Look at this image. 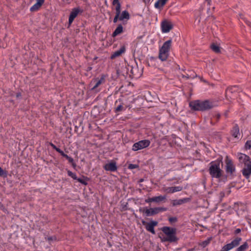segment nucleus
<instances>
[{"label": "nucleus", "instance_id": "f257e3e1", "mask_svg": "<svg viewBox=\"0 0 251 251\" xmlns=\"http://www.w3.org/2000/svg\"><path fill=\"white\" fill-rule=\"evenodd\" d=\"M189 106L191 109L195 111H204L212 108L214 105L209 100H199L191 101Z\"/></svg>", "mask_w": 251, "mask_h": 251}, {"label": "nucleus", "instance_id": "f03ea898", "mask_svg": "<svg viewBox=\"0 0 251 251\" xmlns=\"http://www.w3.org/2000/svg\"><path fill=\"white\" fill-rule=\"evenodd\" d=\"M172 40L170 39L165 42L159 48V58L162 61L167 60L169 55V52L172 46Z\"/></svg>", "mask_w": 251, "mask_h": 251}, {"label": "nucleus", "instance_id": "7ed1b4c3", "mask_svg": "<svg viewBox=\"0 0 251 251\" xmlns=\"http://www.w3.org/2000/svg\"><path fill=\"white\" fill-rule=\"evenodd\" d=\"M161 230L166 235V237L162 239L163 241H169L171 242H175L177 238L176 236V229L168 226H164L161 228Z\"/></svg>", "mask_w": 251, "mask_h": 251}, {"label": "nucleus", "instance_id": "20e7f679", "mask_svg": "<svg viewBox=\"0 0 251 251\" xmlns=\"http://www.w3.org/2000/svg\"><path fill=\"white\" fill-rule=\"evenodd\" d=\"M220 161H213L210 163L209 174L212 177L220 178L222 176Z\"/></svg>", "mask_w": 251, "mask_h": 251}, {"label": "nucleus", "instance_id": "39448f33", "mask_svg": "<svg viewBox=\"0 0 251 251\" xmlns=\"http://www.w3.org/2000/svg\"><path fill=\"white\" fill-rule=\"evenodd\" d=\"M151 142L149 140H143L135 143L132 147L133 151H137L147 148L150 146Z\"/></svg>", "mask_w": 251, "mask_h": 251}, {"label": "nucleus", "instance_id": "423d86ee", "mask_svg": "<svg viewBox=\"0 0 251 251\" xmlns=\"http://www.w3.org/2000/svg\"><path fill=\"white\" fill-rule=\"evenodd\" d=\"M83 10L80 7H76L72 9L69 17V25H71L73 22L74 19L79 14L83 13Z\"/></svg>", "mask_w": 251, "mask_h": 251}, {"label": "nucleus", "instance_id": "0eeeda50", "mask_svg": "<svg viewBox=\"0 0 251 251\" xmlns=\"http://www.w3.org/2000/svg\"><path fill=\"white\" fill-rule=\"evenodd\" d=\"M161 31L163 33H168L173 28L172 23L167 20L162 21L160 24Z\"/></svg>", "mask_w": 251, "mask_h": 251}, {"label": "nucleus", "instance_id": "6e6552de", "mask_svg": "<svg viewBox=\"0 0 251 251\" xmlns=\"http://www.w3.org/2000/svg\"><path fill=\"white\" fill-rule=\"evenodd\" d=\"M166 209H167L164 207L151 208L149 209H146L145 210V213L146 216H151L158 214L160 212L165 211Z\"/></svg>", "mask_w": 251, "mask_h": 251}, {"label": "nucleus", "instance_id": "1a4fd4ad", "mask_svg": "<svg viewBox=\"0 0 251 251\" xmlns=\"http://www.w3.org/2000/svg\"><path fill=\"white\" fill-rule=\"evenodd\" d=\"M112 4L115 5L116 15L114 18L113 22L116 23L118 20H119L121 5L119 2V0H113Z\"/></svg>", "mask_w": 251, "mask_h": 251}, {"label": "nucleus", "instance_id": "9d476101", "mask_svg": "<svg viewBox=\"0 0 251 251\" xmlns=\"http://www.w3.org/2000/svg\"><path fill=\"white\" fill-rule=\"evenodd\" d=\"M237 157L238 159L239 162L241 164H244L246 165L249 163H251V159L249 156L245 154L242 153H238Z\"/></svg>", "mask_w": 251, "mask_h": 251}, {"label": "nucleus", "instance_id": "9b49d317", "mask_svg": "<svg viewBox=\"0 0 251 251\" xmlns=\"http://www.w3.org/2000/svg\"><path fill=\"white\" fill-rule=\"evenodd\" d=\"M142 223L146 226V229L148 231L151 232L152 234H155L154 228L158 224V223L155 221H151L149 223H146L145 221H143Z\"/></svg>", "mask_w": 251, "mask_h": 251}, {"label": "nucleus", "instance_id": "f8f14e48", "mask_svg": "<svg viewBox=\"0 0 251 251\" xmlns=\"http://www.w3.org/2000/svg\"><path fill=\"white\" fill-rule=\"evenodd\" d=\"M103 168L107 171L115 172L117 170L116 163L113 161L106 163L104 166Z\"/></svg>", "mask_w": 251, "mask_h": 251}, {"label": "nucleus", "instance_id": "ddd939ff", "mask_svg": "<svg viewBox=\"0 0 251 251\" xmlns=\"http://www.w3.org/2000/svg\"><path fill=\"white\" fill-rule=\"evenodd\" d=\"M183 189L181 186L169 187L165 188L163 189V191L167 193H174L177 192L181 191Z\"/></svg>", "mask_w": 251, "mask_h": 251}, {"label": "nucleus", "instance_id": "4468645a", "mask_svg": "<svg viewBox=\"0 0 251 251\" xmlns=\"http://www.w3.org/2000/svg\"><path fill=\"white\" fill-rule=\"evenodd\" d=\"M243 175L247 178L250 177L251 175V163H249L246 165L242 170Z\"/></svg>", "mask_w": 251, "mask_h": 251}, {"label": "nucleus", "instance_id": "2eb2a0df", "mask_svg": "<svg viewBox=\"0 0 251 251\" xmlns=\"http://www.w3.org/2000/svg\"><path fill=\"white\" fill-rule=\"evenodd\" d=\"M105 79V76L102 75L100 79L96 78L93 80L91 82V85L94 84V86L92 87V90H95L96 88H97L100 85L104 82Z\"/></svg>", "mask_w": 251, "mask_h": 251}, {"label": "nucleus", "instance_id": "dca6fc26", "mask_svg": "<svg viewBox=\"0 0 251 251\" xmlns=\"http://www.w3.org/2000/svg\"><path fill=\"white\" fill-rule=\"evenodd\" d=\"M126 50L124 46L121 47V48L114 52L111 55V59H113L117 57L120 56L122 53H123Z\"/></svg>", "mask_w": 251, "mask_h": 251}, {"label": "nucleus", "instance_id": "f3484780", "mask_svg": "<svg viewBox=\"0 0 251 251\" xmlns=\"http://www.w3.org/2000/svg\"><path fill=\"white\" fill-rule=\"evenodd\" d=\"M44 0H36V2L30 7V10L32 12L37 11L44 3Z\"/></svg>", "mask_w": 251, "mask_h": 251}, {"label": "nucleus", "instance_id": "a211bd4d", "mask_svg": "<svg viewBox=\"0 0 251 251\" xmlns=\"http://www.w3.org/2000/svg\"><path fill=\"white\" fill-rule=\"evenodd\" d=\"M226 170L227 173L232 174L235 171V167L231 160H228L226 163Z\"/></svg>", "mask_w": 251, "mask_h": 251}, {"label": "nucleus", "instance_id": "6ab92c4d", "mask_svg": "<svg viewBox=\"0 0 251 251\" xmlns=\"http://www.w3.org/2000/svg\"><path fill=\"white\" fill-rule=\"evenodd\" d=\"M130 18V15L127 11H123L122 13L120 12V21H124L125 20H128Z\"/></svg>", "mask_w": 251, "mask_h": 251}, {"label": "nucleus", "instance_id": "aec40b11", "mask_svg": "<svg viewBox=\"0 0 251 251\" xmlns=\"http://www.w3.org/2000/svg\"><path fill=\"white\" fill-rule=\"evenodd\" d=\"M123 31V27L122 25H119L112 33L113 37H116Z\"/></svg>", "mask_w": 251, "mask_h": 251}, {"label": "nucleus", "instance_id": "412c9836", "mask_svg": "<svg viewBox=\"0 0 251 251\" xmlns=\"http://www.w3.org/2000/svg\"><path fill=\"white\" fill-rule=\"evenodd\" d=\"M231 134L233 137L234 138L239 139L240 137V133H239V127L237 126H235L233 127L232 131Z\"/></svg>", "mask_w": 251, "mask_h": 251}, {"label": "nucleus", "instance_id": "4be33fe9", "mask_svg": "<svg viewBox=\"0 0 251 251\" xmlns=\"http://www.w3.org/2000/svg\"><path fill=\"white\" fill-rule=\"evenodd\" d=\"M167 0H158L154 4V7L157 9L161 8L166 3Z\"/></svg>", "mask_w": 251, "mask_h": 251}, {"label": "nucleus", "instance_id": "5701e85b", "mask_svg": "<svg viewBox=\"0 0 251 251\" xmlns=\"http://www.w3.org/2000/svg\"><path fill=\"white\" fill-rule=\"evenodd\" d=\"M242 240V238L241 237H236V238H235L234 240H233L230 243V244H231V245L232 246V247H233V248L238 246L240 242Z\"/></svg>", "mask_w": 251, "mask_h": 251}, {"label": "nucleus", "instance_id": "b1692460", "mask_svg": "<svg viewBox=\"0 0 251 251\" xmlns=\"http://www.w3.org/2000/svg\"><path fill=\"white\" fill-rule=\"evenodd\" d=\"M249 248L248 243L247 242H244L242 245L236 249V251H245Z\"/></svg>", "mask_w": 251, "mask_h": 251}, {"label": "nucleus", "instance_id": "393cba45", "mask_svg": "<svg viewBox=\"0 0 251 251\" xmlns=\"http://www.w3.org/2000/svg\"><path fill=\"white\" fill-rule=\"evenodd\" d=\"M153 198V202L156 203H159L164 200L166 199V196H162L160 195L158 196L154 197Z\"/></svg>", "mask_w": 251, "mask_h": 251}, {"label": "nucleus", "instance_id": "a878e982", "mask_svg": "<svg viewBox=\"0 0 251 251\" xmlns=\"http://www.w3.org/2000/svg\"><path fill=\"white\" fill-rule=\"evenodd\" d=\"M211 50L216 53H219L221 51V49L219 46L213 43L211 45Z\"/></svg>", "mask_w": 251, "mask_h": 251}, {"label": "nucleus", "instance_id": "bb28decb", "mask_svg": "<svg viewBox=\"0 0 251 251\" xmlns=\"http://www.w3.org/2000/svg\"><path fill=\"white\" fill-rule=\"evenodd\" d=\"M232 249H233V248L232 247V246L231 245V244L230 243H228V244H227L225 245V246H224L222 247L221 251H229L232 250Z\"/></svg>", "mask_w": 251, "mask_h": 251}, {"label": "nucleus", "instance_id": "cd10ccee", "mask_svg": "<svg viewBox=\"0 0 251 251\" xmlns=\"http://www.w3.org/2000/svg\"><path fill=\"white\" fill-rule=\"evenodd\" d=\"M185 199H180V200H174L173 202V205L174 206L177 205H180L185 202Z\"/></svg>", "mask_w": 251, "mask_h": 251}, {"label": "nucleus", "instance_id": "c85d7f7f", "mask_svg": "<svg viewBox=\"0 0 251 251\" xmlns=\"http://www.w3.org/2000/svg\"><path fill=\"white\" fill-rule=\"evenodd\" d=\"M236 90H237V87L235 86L228 88L226 90V95L228 96V95H229V93L235 92Z\"/></svg>", "mask_w": 251, "mask_h": 251}, {"label": "nucleus", "instance_id": "c756f323", "mask_svg": "<svg viewBox=\"0 0 251 251\" xmlns=\"http://www.w3.org/2000/svg\"><path fill=\"white\" fill-rule=\"evenodd\" d=\"M67 173L68 176H71L74 179L76 180V179H77V177L75 173H74L70 171H68Z\"/></svg>", "mask_w": 251, "mask_h": 251}, {"label": "nucleus", "instance_id": "7c9ffc66", "mask_svg": "<svg viewBox=\"0 0 251 251\" xmlns=\"http://www.w3.org/2000/svg\"><path fill=\"white\" fill-rule=\"evenodd\" d=\"M245 148L246 150H250L251 149V140L246 142Z\"/></svg>", "mask_w": 251, "mask_h": 251}, {"label": "nucleus", "instance_id": "2f4dec72", "mask_svg": "<svg viewBox=\"0 0 251 251\" xmlns=\"http://www.w3.org/2000/svg\"><path fill=\"white\" fill-rule=\"evenodd\" d=\"M210 240H211V239L209 238V239H208L203 241L201 244V246H202L203 247H206L207 245H208L209 244Z\"/></svg>", "mask_w": 251, "mask_h": 251}, {"label": "nucleus", "instance_id": "473e14b6", "mask_svg": "<svg viewBox=\"0 0 251 251\" xmlns=\"http://www.w3.org/2000/svg\"><path fill=\"white\" fill-rule=\"evenodd\" d=\"M124 109V107L122 104L118 105L115 109V112L117 113L119 111H122Z\"/></svg>", "mask_w": 251, "mask_h": 251}, {"label": "nucleus", "instance_id": "72a5a7b5", "mask_svg": "<svg viewBox=\"0 0 251 251\" xmlns=\"http://www.w3.org/2000/svg\"><path fill=\"white\" fill-rule=\"evenodd\" d=\"M70 163H72L73 165L75 166V164L74 163V159L73 158H72L71 157H70L68 155L67 156L66 158Z\"/></svg>", "mask_w": 251, "mask_h": 251}, {"label": "nucleus", "instance_id": "f704fd0d", "mask_svg": "<svg viewBox=\"0 0 251 251\" xmlns=\"http://www.w3.org/2000/svg\"><path fill=\"white\" fill-rule=\"evenodd\" d=\"M57 152H59V153H60V154L61 155L65 157V158H66L67 156H68L67 154L64 153V152L62 150H61L60 149L57 150Z\"/></svg>", "mask_w": 251, "mask_h": 251}, {"label": "nucleus", "instance_id": "c9c22d12", "mask_svg": "<svg viewBox=\"0 0 251 251\" xmlns=\"http://www.w3.org/2000/svg\"><path fill=\"white\" fill-rule=\"evenodd\" d=\"M57 152H59V153H60V154L61 155L65 157V158H66L67 156H68L67 154L64 153V152L62 150H61L60 149L57 150Z\"/></svg>", "mask_w": 251, "mask_h": 251}, {"label": "nucleus", "instance_id": "e433bc0d", "mask_svg": "<svg viewBox=\"0 0 251 251\" xmlns=\"http://www.w3.org/2000/svg\"><path fill=\"white\" fill-rule=\"evenodd\" d=\"M137 167H138V165H137L136 164H130L128 166V168L130 169H135V168H137Z\"/></svg>", "mask_w": 251, "mask_h": 251}, {"label": "nucleus", "instance_id": "4c0bfd02", "mask_svg": "<svg viewBox=\"0 0 251 251\" xmlns=\"http://www.w3.org/2000/svg\"><path fill=\"white\" fill-rule=\"evenodd\" d=\"M76 180H77L78 182H80L81 183H82L83 184H84V185L87 184V183L82 178L77 177V179H76Z\"/></svg>", "mask_w": 251, "mask_h": 251}, {"label": "nucleus", "instance_id": "58836bf2", "mask_svg": "<svg viewBox=\"0 0 251 251\" xmlns=\"http://www.w3.org/2000/svg\"><path fill=\"white\" fill-rule=\"evenodd\" d=\"M146 203H151L153 202V198H149L145 200Z\"/></svg>", "mask_w": 251, "mask_h": 251}, {"label": "nucleus", "instance_id": "ea45409f", "mask_svg": "<svg viewBox=\"0 0 251 251\" xmlns=\"http://www.w3.org/2000/svg\"><path fill=\"white\" fill-rule=\"evenodd\" d=\"M50 146L53 149H54L56 151H57V150L59 149V148H57L56 146H55L53 144H52V143H50Z\"/></svg>", "mask_w": 251, "mask_h": 251}, {"label": "nucleus", "instance_id": "a19ab883", "mask_svg": "<svg viewBox=\"0 0 251 251\" xmlns=\"http://www.w3.org/2000/svg\"><path fill=\"white\" fill-rule=\"evenodd\" d=\"M6 174V173L4 172L1 167H0V176H3L4 175Z\"/></svg>", "mask_w": 251, "mask_h": 251}, {"label": "nucleus", "instance_id": "79ce46f5", "mask_svg": "<svg viewBox=\"0 0 251 251\" xmlns=\"http://www.w3.org/2000/svg\"><path fill=\"white\" fill-rule=\"evenodd\" d=\"M241 231V230L240 228H237L234 231V233L236 234H237L239 233Z\"/></svg>", "mask_w": 251, "mask_h": 251}, {"label": "nucleus", "instance_id": "37998d69", "mask_svg": "<svg viewBox=\"0 0 251 251\" xmlns=\"http://www.w3.org/2000/svg\"><path fill=\"white\" fill-rule=\"evenodd\" d=\"M211 0H205V2H207L209 6L211 5Z\"/></svg>", "mask_w": 251, "mask_h": 251}, {"label": "nucleus", "instance_id": "c03bdc74", "mask_svg": "<svg viewBox=\"0 0 251 251\" xmlns=\"http://www.w3.org/2000/svg\"><path fill=\"white\" fill-rule=\"evenodd\" d=\"M176 219L175 218H171L169 219V221L170 222L175 221H176Z\"/></svg>", "mask_w": 251, "mask_h": 251}, {"label": "nucleus", "instance_id": "a18cd8bd", "mask_svg": "<svg viewBox=\"0 0 251 251\" xmlns=\"http://www.w3.org/2000/svg\"><path fill=\"white\" fill-rule=\"evenodd\" d=\"M21 94H20V93H18V94H17V95H16V97H17V98H19V97H21Z\"/></svg>", "mask_w": 251, "mask_h": 251}, {"label": "nucleus", "instance_id": "49530a36", "mask_svg": "<svg viewBox=\"0 0 251 251\" xmlns=\"http://www.w3.org/2000/svg\"><path fill=\"white\" fill-rule=\"evenodd\" d=\"M48 240H53V238H52V237H50V238H48Z\"/></svg>", "mask_w": 251, "mask_h": 251}, {"label": "nucleus", "instance_id": "de8ad7c7", "mask_svg": "<svg viewBox=\"0 0 251 251\" xmlns=\"http://www.w3.org/2000/svg\"><path fill=\"white\" fill-rule=\"evenodd\" d=\"M117 103H118V101L116 100V102H115V104H116Z\"/></svg>", "mask_w": 251, "mask_h": 251}, {"label": "nucleus", "instance_id": "09e8293b", "mask_svg": "<svg viewBox=\"0 0 251 251\" xmlns=\"http://www.w3.org/2000/svg\"><path fill=\"white\" fill-rule=\"evenodd\" d=\"M210 10V8H208L207 10L209 11Z\"/></svg>", "mask_w": 251, "mask_h": 251}, {"label": "nucleus", "instance_id": "8fccbe9b", "mask_svg": "<svg viewBox=\"0 0 251 251\" xmlns=\"http://www.w3.org/2000/svg\"><path fill=\"white\" fill-rule=\"evenodd\" d=\"M1 205V202H0V205Z\"/></svg>", "mask_w": 251, "mask_h": 251}]
</instances>
